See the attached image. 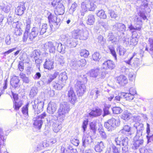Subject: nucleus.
<instances>
[{"label": "nucleus", "instance_id": "f704fd0d", "mask_svg": "<svg viewBox=\"0 0 153 153\" xmlns=\"http://www.w3.org/2000/svg\"><path fill=\"white\" fill-rule=\"evenodd\" d=\"M61 126L56 123H54L53 124V130L56 133L58 132L61 128Z\"/></svg>", "mask_w": 153, "mask_h": 153}, {"label": "nucleus", "instance_id": "39448f33", "mask_svg": "<svg viewBox=\"0 0 153 153\" xmlns=\"http://www.w3.org/2000/svg\"><path fill=\"white\" fill-rule=\"evenodd\" d=\"M61 78L59 79L57 82H55L53 86L55 89L58 90L62 89L67 78V76L65 74H61Z\"/></svg>", "mask_w": 153, "mask_h": 153}, {"label": "nucleus", "instance_id": "7c9ffc66", "mask_svg": "<svg viewBox=\"0 0 153 153\" xmlns=\"http://www.w3.org/2000/svg\"><path fill=\"white\" fill-rule=\"evenodd\" d=\"M117 29L119 31H124L126 30V28L125 25L120 23H117L116 24Z\"/></svg>", "mask_w": 153, "mask_h": 153}, {"label": "nucleus", "instance_id": "f3484780", "mask_svg": "<svg viewBox=\"0 0 153 153\" xmlns=\"http://www.w3.org/2000/svg\"><path fill=\"white\" fill-rule=\"evenodd\" d=\"M25 10V3H21L20 5L17 7L16 12L18 15L21 16L23 14Z\"/></svg>", "mask_w": 153, "mask_h": 153}, {"label": "nucleus", "instance_id": "4be33fe9", "mask_svg": "<svg viewBox=\"0 0 153 153\" xmlns=\"http://www.w3.org/2000/svg\"><path fill=\"white\" fill-rule=\"evenodd\" d=\"M104 147L103 142L101 141L100 142H98L95 146L94 149L96 152H100L103 150Z\"/></svg>", "mask_w": 153, "mask_h": 153}, {"label": "nucleus", "instance_id": "5fc2aeb1", "mask_svg": "<svg viewBox=\"0 0 153 153\" xmlns=\"http://www.w3.org/2000/svg\"><path fill=\"white\" fill-rule=\"evenodd\" d=\"M137 54V53L134 52L133 53L132 56L128 60L125 61V62L127 64L129 65H131V61L133 57Z\"/></svg>", "mask_w": 153, "mask_h": 153}, {"label": "nucleus", "instance_id": "bf43d9fd", "mask_svg": "<svg viewBox=\"0 0 153 153\" xmlns=\"http://www.w3.org/2000/svg\"><path fill=\"white\" fill-rule=\"evenodd\" d=\"M90 7H88L89 10L90 11H94L95 8L96 6L93 2H91L90 4Z\"/></svg>", "mask_w": 153, "mask_h": 153}, {"label": "nucleus", "instance_id": "b1692460", "mask_svg": "<svg viewBox=\"0 0 153 153\" xmlns=\"http://www.w3.org/2000/svg\"><path fill=\"white\" fill-rule=\"evenodd\" d=\"M95 18L94 16L92 14H89L88 16V19L86 23L89 25H93L94 23Z\"/></svg>", "mask_w": 153, "mask_h": 153}, {"label": "nucleus", "instance_id": "473e14b6", "mask_svg": "<svg viewBox=\"0 0 153 153\" xmlns=\"http://www.w3.org/2000/svg\"><path fill=\"white\" fill-rule=\"evenodd\" d=\"M123 97L126 100L129 101L133 100L134 98V96L129 93H125Z\"/></svg>", "mask_w": 153, "mask_h": 153}, {"label": "nucleus", "instance_id": "864d4df0", "mask_svg": "<svg viewBox=\"0 0 153 153\" xmlns=\"http://www.w3.org/2000/svg\"><path fill=\"white\" fill-rule=\"evenodd\" d=\"M90 129L93 130L94 132H95L96 129V125L93 122H91L90 125Z\"/></svg>", "mask_w": 153, "mask_h": 153}, {"label": "nucleus", "instance_id": "8fccbe9b", "mask_svg": "<svg viewBox=\"0 0 153 153\" xmlns=\"http://www.w3.org/2000/svg\"><path fill=\"white\" fill-rule=\"evenodd\" d=\"M88 38V35L85 32H83L82 34L80 36L79 39L81 40H85L87 39Z\"/></svg>", "mask_w": 153, "mask_h": 153}, {"label": "nucleus", "instance_id": "423d86ee", "mask_svg": "<svg viewBox=\"0 0 153 153\" xmlns=\"http://www.w3.org/2000/svg\"><path fill=\"white\" fill-rule=\"evenodd\" d=\"M76 85L78 87L76 90L77 95L79 97L82 96L86 91V87L83 82L77 80Z\"/></svg>", "mask_w": 153, "mask_h": 153}, {"label": "nucleus", "instance_id": "0e129e2a", "mask_svg": "<svg viewBox=\"0 0 153 153\" xmlns=\"http://www.w3.org/2000/svg\"><path fill=\"white\" fill-rule=\"evenodd\" d=\"M147 127L146 128V133L148 135L146 136V137H147V138H149V137L148 136V135H149V134L150 131V130L149 125L148 123H147Z\"/></svg>", "mask_w": 153, "mask_h": 153}, {"label": "nucleus", "instance_id": "7ed1b4c3", "mask_svg": "<svg viewBox=\"0 0 153 153\" xmlns=\"http://www.w3.org/2000/svg\"><path fill=\"white\" fill-rule=\"evenodd\" d=\"M11 98L13 102V108L16 111L19 110L20 108L23 105L22 100H19L18 94L13 92H12Z\"/></svg>", "mask_w": 153, "mask_h": 153}, {"label": "nucleus", "instance_id": "20e7f679", "mask_svg": "<svg viewBox=\"0 0 153 153\" xmlns=\"http://www.w3.org/2000/svg\"><path fill=\"white\" fill-rule=\"evenodd\" d=\"M52 5L55 7V13L57 15H63L65 12V8L60 1L53 0L51 3Z\"/></svg>", "mask_w": 153, "mask_h": 153}, {"label": "nucleus", "instance_id": "79ce46f5", "mask_svg": "<svg viewBox=\"0 0 153 153\" xmlns=\"http://www.w3.org/2000/svg\"><path fill=\"white\" fill-rule=\"evenodd\" d=\"M65 47L64 45H62L61 43L59 44L57 48V51L63 53L65 52Z\"/></svg>", "mask_w": 153, "mask_h": 153}, {"label": "nucleus", "instance_id": "de8ad7c7", "mask_svg": "<svg viewBox=\"0 0 153 153\" xmlns=\"http://www.w3.org/2000/svg\"><path fill=\"white\" fill-rule=\"evenodd\" d=\"M110 53L114 57L115 60H117V55L115 49L114 48H110L109 49Z\"/></svg>", "mask_w": 153, "mask_h": 153}, {"label": "nucleus", "instance_id": "6e6552de", "mask_svg": "<svg viewBox=\"0 0 153 153\" xmlns=\"http://www.w3.org/2000/svg\"><path fill=\"white\" fill-rule=\"evenodd\" d=\"M67 97L69 102L72 104L74 105L77 98L73 88H71L68 91Z\"/></svg>", "mask_w": 153, "mask_h": 153}, {"label": "nucleus", "instance_id": "aec40b11", "mask_svg": "<svg viewBox=\"0 0 153 153\" xmlns=\"http://www.w3.org/2000/svg\"><path fill=\"white\" fill-rule=\"evenodd\" d=\"M34 118L33 125L36 128L39 130L40 129L43 124L42 120H39L36 117Z\"/></svg>", "mask_w": 153, "mask_h": 153}, {"label": "nucleus", "instance_id": "6ab92c4d", "mask_svg": "<svg viewBox=\"0 0 153 153\" xmlns=\"http://www.w3.org/2000/svg\"><path fill=\"white\" fill-rule=\"evenodd\" d=\"M102 113V110L100 108H96L93 109L89 113V115L91 116L94 117L100 115Z\"/></svg>", "mask_w": 153, "mask_h": 153}, {"label": "nucleus", "instance_id": "2f4dec72", "mask_svg": "<svg viewBox=\"0 0 153 153\" xmlns=\"http://www.w3.org/2000/svg\"><path fill=\"white\" fill-rule=\"evenodd\" d=\"M97 16L100 19H105L106 18L107 16L103 10L99 11L97 14Z\"/></svg>", "mask_w": 153, "mask_h": 153}, {"label": "nucleus", "instance_id": "a19ab883", "mask_svg": "<svg viewBox=\"0 0 153 153\" xmlns=\"http://www.w3.org/2000/svg\"><path fill=\"white\" fill-rule=\"evenodd\" d=\"M99 132L102 138L105 139L107 137V135L102 128L99 129Z\"/></svg>", "mask_w": 153, "mask_h": 153}, {"label": "nucleus", "instance_id": "f03ea898", "mask_svg": "<svg viewBox=\"0 0 153 153\" xmlns=\"http://www.w3.org/2000/svg\"><path fill=\"white\" fill-rule=\"evenodd\" d=\"M120 124V121L119 119L112 118L105 122L104 126L108 131H111L114 128L119 126Z\"/></svg>", "mask_w": 153, "mask_h": 153}, {"label": "nucleus", "instance_id": "69168bd1", "mask_svg": "<svg viewBox=\"0 0 153 153\" xmlns=\"http://www.w3.org/2000/svg\"><path fill=\"white\" fill-rule=\"evenodd\" d=\"M110 14V16L112 18L115 19L117 17V15L113 11H111Z\"/></svg>", "mask_w": 153, "mask_h": 153}, {"label": "nucleus", "instance_id": "ea45409f", "mask_svg": "<svg viewBox=\"0 0 153 153\" xmlns=\"http://www.w3.org/2000/svg\"><path fill=\"white\" fill-rule=\"evenodd\" d=\"M62 151L61 153H75L76 150V149H68L65 150L63 148L62 150Z\"/></svg>", "mask_w": 153, "mask_h": 153}, {"label": "nucleus", "instance_id": "72a5a7b5", "mask_svg": "<svg viewBox=\"0 0 153 153\" xmlns=\"http://www.w3.org/2000/svg\"><path fill=\"white\" fill-rule=\"evenodd\" d=\"M19 76L21 78L23 82L26 83H28L29 82V80L28 78L26 76L25 74L23 73H20Z\"/></svg>", "mask_w": 153, "mask_h": 153}, {"label": "nucleus", "instance_id": "dca6fc26", "mask_svg": "<svg viewBox=\"0 0 153 153\" xmlns=\"http://www.w3.org/2000/svg\"><path fill=\"white\" fill-rule=\"evenodd\" d=\"M19 81L20 80L18 76H13L10 79V85L13 87L16 88L18 87L19 85Z\"/></svg>", "mask_w": 153, "mask_h": 153}, {"label": "nucleus", "instance_id": "6e6d98bb", "mask_svg": "<svg viewBox=\"0 0 153 153\" xmlns=\"http://www.w3.org/2000/svg\"><path fill=\"white\" fill-rule=\"evenodd\" d=\"M71 143L74 145L77 146L79 145V141L78 140L73 138L71 140Z\"/></svg>", "mask_w": 153, "mask_h": 153}, {"label": "nucleus", "instance_id": "cd10ccee", "mask_svg": "<svg viewBox=\"0 0 153 153\" xmlns=\"http://www.w3.org/2000/svg\"><path fill=\"white\" fill-rule=\"evenodd\" d=\"M80 55L81 57L86 58L89 55V53L88 51L85 49H82L80 52Z\"/></svg>", "mask_w": 153, "mask_h": 153}, {"label": "nucleus", "instance_id": "338daca9", "mask_svg": "<svg viewBox=\"0 0 153 153\" xmlns=\"http://www.w3.org/2000/svg\"><path fill=\"white\" fill-rule=\"evenodd\" d=\"M150 150L145 148L141 149L140 150V153H150Z\"/></svg>", "mask_w": 153, "mask_h": 153}, {"label": "nucleus", "instance_id": "c03bdc74", "mask_svg": "<svg viewBox=\"0 0 153 153\" xmlns=\"http://www.w3.org/2000/svg\"><path fill=\"white\" fill-rule=\"evenodd\" d=\"M113 151V153H120V149L114 145H112L111 146Z\"/></svg>", "mask_w": 153, "mask_h": 153}, {"label": "nucleus", "instance_id": "bb28decb", "mask_svg": "<svg viewBox=\"0 0 153 153\" xmlns=\"http://www.w3.org/2000/svg\"><path fill=\"white\" fill-rule=\"evenodd\" d=\"M29 104V103L27 102L22 108V112L24 115H28V111Z\"/></svg>", "mask_w": 153, "mask_h": 153}, {"label": "nucleus", "instance_id": "c9c22d12", "mask_svg": "<svg viewBox=\"0 0 153 153\" xmlns=\"http://www.w3.org/2000/svg\"><path fill=\"white\" fill-rule=\"evenodd\" d=\"M110 107L111 105H105L104 108H103V116L108 115L110 114L109 109L110 108Z\"/></svg>", "mask_w": 153, "mask_h": 153}, {"label": "nucleus", "instance_id": "c85d7f7f", "mask_svg": "<svg viewBox=\"0 0 153 153\" xmlns=\"http://www.w3.org/2000/svg\"><path fill=\"white\" fill-rule=\"evenodd\" d=\"M113 113L115 114H119L121 113L122 111V109L120 107H114L112 108Z\"/></svg>", "mask_w": 153, "mask_h": 153}, {"label": "nucleus", "instance_id": "052dcab7", "mask_svg": "<svg viewBox=\"0 0 153 153\" xmlns=\"http://www.w3.org/2000/svg\"><path fill=\"white\" fill-rule=\"evenodd\" d=\"M129 93L134 96L137 94V92L134 88H131L129 89Z\"/></svg>", "mask_w": 153, "mask_h": 153}, {"label": "nucleus", "instance_id": "f257e3e1", "mask_svg": "<svg viewBox=\"0 0 153 153\" xmlns=\"http://www.w3.org/2000/svg\"><path fill=\"white\" fill-rule=\"evenodd\" d=\"M26 24L22 37V41L23 42L33 41L38 36L39 33L38 28L36 27H33L30 32L31 28V22H27Z\"/></svg>", "mask_w": 153, "mask_h": 153}, {"label": "nucleus", "instance_id": "e433bc0d", "mask_svg": "<svg viewBox=\"0 0 153 153\" xmlns=\"http://www.w3.org/2000/svg\"><path fill=\"white\" fill-rule=\"evenodd\" d=\"M47 28L48 25L47 24H43L41 28L40 31L39 32L40 34L42 35L45 33Z\"/></svg>", "mask_w": 153, "mask_h": 153}, {"label": "nucleus", "instance_id": "a18cd8bd", "mask_svg": "<svg viewBox=\"0 0 153 153\" xmlns=\"http://www.w3.org/2000/svg\"><path fill=\"white\" fill-rule=\"evenodd\" d=\"M118 50L119 55L121 56H123L126 52V49L123 47H119Z\"/></svg>", "mask_w": 153, "mask_h": 153}, {"label": "nucleus", "instance_id": "e2e57ef3", "mask_svg": "<svg viewBox=\"0 0 153 153\" xmlns=\"http://www.w3.org/2000/svg\"><path fill=\"white\" fill-rule=\"evenodd\" d=\"M46 116V113L45 112L43 113L42 114H41L40 115H39L37 116L36 118L39 119L40 118L41 119H42L44 118Z\"/></svg>", "mask_w": 153, "mask_h": 153}, {"label": "nucleus", "instance_id": "9d476101", "mask_svg": "<svg viewBox=\"0 0 153 153\" xmlns=\"http://www.w3.org/2000/svg\"><path fill=\"white\" fill-rule=\"evenodd\" d=\"M121 134L129 136L134 134L135 131L132 130V128L128 125L124 126L122 129L120 131Z\"/></svg>", "mask_w": 153, "mask_h": 153}, {"label": "nucleus", "instance_id": "f8f14e48", "mask_svg": "<svg viewBox=\"0 0 153 153\" xmlns=\"http://www.w3.org/2000/svg\"><path fill=\"white\" fill-rule=\"evenodd\" d=\"M116 79L117 82L121 86H124L128 83L127 78L123 75H120L117 76Z\"/></svg>", "mask_w": 153, "mask_h": 153}, {"label": "nucleus", "instance_id": "393cba45", "mask_svg": "<svg viewBox=\"0 0 153 153\" xmlns=\"http://www.w3.org/2000/svg\"><path fill=\"white\" fill-rule=\"evenodd\" d=\"M80 30H74L71 32V36L74 39H77L79 37Z\"/></svg>", "mask_w": 153, "mask_h": 153}, {"label": "nucleus", "instance_id": "680f3d73", "mask_svg": "<svg viewBox=\"0 0 153 153\" xmlns=\"http://www.w3.org/2000/svg\"><path fill=\"white\" fill-rule=\"evenodd\" d=\"M139 16L142 18L144 20L147 19V16H146L145 13L140 11L139 13Z\"/></svg>", "mask_w": 153, "mask_h": 153}, {"label": "nucleus", "instance_id": "412c9836", "mask_svg": "<svg viewBox=\"0 0 153 153\" xmlns=\"http://www.w3.org/2000/svg\"><path fill=\"white\" fill-rule=\"evenodd\" d=\"M40 53L39 51L38 50H34L32 53L31 54V57L34 58L35 59L36 63L37 64H39L40 63V61H41V59H36V58L37 56L40 55Z\"/></svg>", "mask_w": 153, "mask_h": 153}, {"label": "nucleus", "instance_id": "0eeeda50", "mask_svg": "<svg viewBox=\"0 0 153 153\" xmlns=\"http://www.w3.org/2000/svg\"><path fill=\"white\" fill-rule=\"evenodd\" d=\"M67 107L62 105L60 106L58 112L57 118V120L63 121L65 116V114L68 112Z\"/></svg>", "mask_w": 153, "mask_h": 153}, {"label": "nucleus", "instance_id": "5701e85b", "mask_svg": "<svg viewBox=\"0 0 153 153\" xmlns=\"http://www.w3.org/2000/svg\"><path fill=\"white\" fill-rule=\"evenodd\" d=\"M100 70L99 68H95L91 69L89 72V75L91 77L96 78L100 73Z\"/></svg>", "mask_w": 153, "mask_h": 153}, {"label": "nucleus", "instance_id": "2eb2a0df", "mask_svg": "<svg viewBox=\"0 0 153 153\" xmlns=\"http://www.w3.org/2000/svg\"><path fill=\"white\" fill-rule=\"evenodd\" d=\"M44 47L49 50L50 53H54L56 50L55 44L52 42H49L46 43L44 45Z\"/></svg>", "mask_w": 153, "mask_h": 153}, {"label": "nucleus", "instance_id": "4d7b16f0", "mask_svg": "<svg viewBox=\"0 0 153 153\" xmlns=\"http://www.w3.org/2000/svg\"><path fill=\"white\" fill-rule=\"evenodd\" d=\"M16 49V48H13L10 49L9 50L6 51L2 53V54L4 55V56H5L6 55L8 54L11 53L12 52L14 51Z\"/></svg>", "mask_w": 153, "mask_h": 153}, {"label": "nucleus", "instance_id": "1a4fd4ad", "mask_svg": "<svg viewBox=\"0 0 153 153\" xmlns=\"http://www.w3.org/2000/svg\"><path fill=\"white\" fill-rule=\"evenodd\" d=\"M143 139L139 138H135L131 145V148L133 150L138 149L139 147H141L143 146Z\"/></svg>", "mask_w": 153, "mask_h": 153}, {"label": "nucleus", "instance_id": "ddd939ff", "mask_svg": "<svg viewBox=\"0 0 153 153\" xmlns=\"http://www.w3.org/2000/svg\"><path fill=\"white\" fill-rule=\"evenodd\" d=\"M47 14L48 15V18L49 24H52L56 23L57 24L58 21L57 16L50 12H48Z\"/></svg>", "mask_w": 153, "mask_h": 153}, {"label": "nucleus", "instance_id": "c756f323", "mask_svg": "<svg viewBox=\"0 0 153 153\" xmlns=\"http://www.w3.org/2000/svg\"><path fill=\"white\" fill-rule=\"evenodd\" d=\"M59 74V72L57 71H55L53 74H51L50 76L49 79L48 80V83H49L51 82L53 80L56 78Z\"/></svg>", "mask_w": 153, "mask_h": 153}, {"label": "nucleus", "instance_id": "58836bf2", "mask_svg": "<svg viewBox=\"0 0 153 153\" xmlns=\"http://www.w3.org/2000/svg\"><path fill=\"white\" fill-rule=\"evenodd\" d=\"M138 42V39L137 37H132L130 41V45L132 46L136 45Z\"/></svg>", "mask_w": 153, "mask_h": 153}, {"label": "nucleus", "instance_id": "4c0bfd02", "mask_svg": "<svg viewBox=\"0 0 153 153\" xmlns=\"http://www.w3.org/2000/svg\"><path fill=\"white\" fill-rule=\"evenodd\" d=\"M93 59L95 61H98L100 59V56L99 53L95 52L92 55Z\"/></svg>", "mask_w": 153, "mask_h": 153}, {"label": "nucleus", "instance_id": "603ef678", "mask_svg": "<svg viewBox=\"0 0 153 153\" xmlns=\"http://www.w3.org/2000/svg\"><path fill=\"white\" fill-rule=\"evenodd\" d=\"M88 119L84 121L83 123L82 128L83 130V132H84L85 131L87 127V126L88 124Z\"/></svg>", "mask_w": 153, "mask_h": 153}, {"label": "nucleus", "instance_id": "9b49d317", "mask_svg": "<svg viewBox=\"0 0 153 153\" xmlns=\"http://www.w3.org/2000/svg\"><path fill=\"white\" fill-rule=\"evenodd\" d=\"M116 67L114 62L110 59H108L105 61L102 64V68L105 70H112Z\"/></svg>", "mask_w": 153, "mask_h": 153}, {"label": "nucleus", "instance_id": "13d9d810", "mask_svg": "<svg viewBox=\"0 0 153 153\" xmlns=\"http://www.w3.org/2000/svg\"><path fill=\"white\" fill-rule=\"evenodd\" d=\"M88 137H87L86 136H84L82 139V143L83 145L85 144H88L89 142V140L88 139Z\"/></svg>", "mask_w": 153, "mask_h": 153}, {"label": "nucleus", "instance_id": "4468645a", "mask_svg": "<svg viewBox=\"0 0 153 153\" xmlns=\"http://www.w3.org/2000/svg\"><path fill=\"white\" fill-rule=\"evenodd\" d=\"M54 62L50 59H46L44 64L43 67L45 69L48 70H51L54 68Z\"/></svg>", "mask_w": 153, "mask_h": 153}, {"label": "nucleus", "instance_id": "a211bd4d", "mask_svg": "<svg viewBox=\"0 0 153 153\" xmlns=\"http://www.w3.org/2000/svg\"><path fill=\"white\" fill-rule=\"evenodd\" d=\"M131 114L128 110L124 111L120 116V118L123 120L126 121L130 119Z\"/></svg>", "mask_w": 153, "mask_h": 153}, {"label": "nucleus", "instance_id": "a878e982", "mask_svg": "<svg viewBox=\"0 0 153 153\" xmlns=\"http://www.w3.org/2000/svg\"><path fill=\"white\" fill-rule=\"evenodd\" d=\"M86 63L87 62L86 60L82 59L77 62V65L79 68H82L85 66Z\"/></svg>", "mask_w": 153, "mask_h": 153}, {"label": "nucleus", "instance_id": "774afa93", "mask_svg": "<svg viewBox=\"0 0 153 153\" xmlns=\"http://www.w3.org/2000/svg\"><path fill=\"white\" fill-rule=\"evenodd\" d=\"M128 78L130 80L133 81L135 80V76L132 74L130 73L128 75Z\"/></svg>", "mask_w": 153, "mask_h": 153}, {"label": "nucleus", "instance_id": "49530a36", "mask_svg": "<svg viewBox=\"0 0 153 153\" xmlns=\"http://www.w3.org/2000/svg\"><path fill=\"white\" fill-rule=\"evenodd\" d=\"M24 63L22 61H20L18 65V68L20 71H22L24 70Z\"/></svg>", "mask_w": 153, "mask_h": 153}, {"label": "nucleus", "instance_id": "37998d69", "mask_svg": "<svg viewBox=\"0 0 153 153\" xmlns=\"http://www.w3.org/2000/svg\"><path fill=\"white\" fill-rule=\"evenodd\" d=\"M22 34V30L20 28H16L14 30V34L16 36H21Z\"/></svg>", "mask_w": 153, "mask_h": 153}, {"label": "nucleus", "instance_id": "3c124183", "mask_svg": "<svg viewBox=\"0 0 153 153\" xmlns=\"http://www.w3.org/2000/svg\"><path fill=\"white\" fill-rule=\"evenodd\" d=\"M81 14L83 16L84 15V12L87 11L88 7H86L84 4H82L81 5Z\"/></svg>", "mask_w": 153, "mask_h": 153}, {"label": "nucleus", "instance_id": "09e8293b", "mask_svg": "<svg viewBox=\"0 0 153 153\" xmlns=\"http://www.w3.org/2000/svg\"><path fill=\"white\" fill-rule=\"evenodd\" d=\"M141 25H140V26L138 27L134 28L132 25H131L128 27V28L130 30H136L140 31L141 29Z\"/></svg>", "mask_w": 153, "mask_h": 153}]
</instances>
